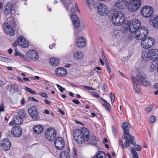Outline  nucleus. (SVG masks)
Instances as JSON below:
<instances>
[{
    "label": "nucleus",
    "mask_w": 158,
    "mask_h": 158,
    "mask_svg": "<svg viewBox=\"0 0 158 158\" xmlns=\"http://www.w3.org/2000/svg\"><path fill=\"white\" fill-rule=\"evenodd\" d=\"M100 99L101 101L102 102V103H103L102 104V105L105 107L106 110L108 111H110L111 106L110 104L106 100L103 98H101Z\"/></svg>",
    "instance_id": "nucleus-32"
},
{
    "label": "nucleus",
    "mask_w": 158,
    "mask_h": 158,
    "mask_svg": "<svg viewBox=\"0 0 158 158\" xmlns=\"http://www.w3.org/2000/svg\"><path fill=\"white\" fill-rule=\"evenodd\" d=\"M25 89L31 94H36L35 91L32 90L30 88H29L27 87H25Z\"/></svg>",
    "instance_id": "nucleus-44"
},
{
    "label": "nucleus",
    "mask_w": 158,
    "mask_h": 158,
    "mask_svg": "<svg viewBox=\"0 0 158 158\" xmlns=\"http://www.w3.org/2000/svg\"><path fill=\"white\" fill-rule=\"evenodd\" d=\"M84 87H85V88H86L87 89H88L89 90H95V89H94L91 87H89V86H84Z\"/></svg>",
    "instance_id": "nucleus-58"
},
{
    "label": "nucleus",
    "mask_w": 158,
    "mask_h": 158,
    "mask_svg": "<svg viewBox=\"0 0 158 158\" xmlns=\"http://www.w3.org/2000/svg\"><path fill=\"white\" fill-rule=\"evenodd\" d=\"M134 33H135V38L137 40H142L148 35V30L145 27H142Z\"/></svg>",
    "instance_id": "nucleus-6"
},
{
    "label": "nucleus",
    "mask_w": 158,
    "mask_h": 158,
    "mask_svg": "<svg viewBox=\"0 0 158 158\" xmlns=\"http://www.w3.org/2000/svg\"><path fill=\"white\" fill-rule=\"evenodd\" d=\"M132 81L134 86V88L135 90V92L137 93H139L141 91V87L139 84V81L137 79V78L134 76H131Z\"/></svg>",
    "instance_id": "nucleus-21"
},
{
    "label": "nucleus",
    "mask_w": 158,
    "mask_h": 158,
    "mask_svg": "<svg viewBox=\"0 0 158 158\" xmlns=\"http://www.w3.org/2000/svg\"><path fill=\"white\" fill-rule=\"evenodd\" d=\"M44 102L45 103L49 105H50L51 104V103L46 99H45Z\"/></svg>",
    "instance_id": "nucleus-60"
},
{
    "label": "nucleus",
    "mask_w": 158,
    "mask_h": 158,
    "mask_svg": "<svg viewBox=\"0 0 158 158\" xmlns=\"http://www.w3.org/2000/svg\"><path fill=\"white\" fill-rule=\"evenodd\" d=\"M111 128L112 129V131L113 135L115 136V138H116L117 136V132L115 127L114 126L112 125L111 126Z\"/></svg>",
    "instance_id": "nucleus-46"
},
{
    "label": "nucleus",
    "mask_w": 158,
    "mask_h": 158,
    "mask_svg": "<svg viewBox=\"0 0 158 158\" xmlns=\"http://www.w3.org/2000/svg\"><path fill=\"white\" fill-rule=\"evenodd\" d=\"M28 112L29 115L34 120L38 121L41 119V114L39 111V109L37 106H33L30 107Z\"/></svg>",
    "instance_id": "nucleus-5"
},
{
    "label": "nucleus",
    "mask_w": 158,
    "mask_h": 158,
    "mask_svg": "<svg viewBox=\"0 0 158 158\" xmlns=\"http://www.w3.org/2000/svg\"><path fill=\"white\" fill-rule=\"evenodd\" d=\"M40 96L44 98H47L48 97L47 94L45 93H41L39 94Z\"/></svg>",
    "instance_id": "nucleus-53"
},
{
    "label": "nucleus",
    "mask_w": 158,
    "mask_h": 158,
    "mask_svg": "<svg viewBox=\"0 0 158 158\" xmlns=\"http://www.w3.org/2000/svg\"><path fill=\"white\" fill-rule=\"evenodd\" d=\"M60 1L67 10H68V6L69 5L70 6V8L71 7L73 9V10L75 9L72 0H60Z\"/></svg>",
    "instance_id": "nucleus-28"
},
{
    "label": "nucleus",
    "mask_w": 158,
    "mask_h": 158,
    "mask_svg": "<svg viewBox=\"0 0 158 158\" xmlns=\"http://www.w3.org/2000/svg\"><path fill=\"white\" fill-rule=\"evenodd\" d=\"M129 0H118L116 2L114 6L119 9H123L128 5Z\"/></svg>",
    "instance_id": "nucleus-18"
},
{
    "label": "nucleus",
    "mask_w": 158,
    "mask_h": 158,
    "mask_svg": "<svg viewBox=\"0 0 158 158\" xmlns=\"http://www.w3.org/2000/svg\"><path fill=\"white\" fill-rule=\"evenodd\" d=\"M10 87L11 88L14 90V91L16 92H17L18 90V87L17 86L15 85H10Z\"/></svg>",
    "instance_id": "nucleus-45"
},
{
    "label": "nucleus",
    "mask_w": 158,
    "mask_h": 158,
    "mask_svg": "<svg viewBox=\"0 0 158 158\" xmlns=\"http://www.w3.org/2000/svg\"><path fill=\"white\" fill-rule=\"evenodd\" d=\"M141 5L140 0H133L128 2V9L130 11H135L139 8Z\"/></svg>",
    "instance_id": "nucleus-9"
},
{
    "label": "nucleus",
    "mask_w": 158,
    "mask_h": 158,
    "mask_svg": "<svg viewBox=\"0 0 158 158\" xmlns=\"http://www.w3.org/2000/svg\"><path fill=\"white\" fill-rule=\"evenodd\" d=\"M82 133V128L81 130L77 129L73 132V137L76 141L79 144L82 143L83 139L81 137Z\"/></svg>",
    "instance_id": "nucleus-15"
},
{
    "label": "nucleus",
    "mask_w": 158,
    "mask_h": 158,
    "mask_svg": "<svg viewBox=\"0 0 158 158\" xmlns=\"http://www.w3.org/2000/svg\"><path fill=\"white\" fill-rule=\"evenodd\" d=\"M81 137H82V143L87 142L89 139L90 137L89 132L88 130L86 128L83 127L82 128V133Z\"/></svg>",
    "instance_id": "nucleus-19"
},
{
    "label": "nucleus",
    "mask_w": 158,
    "mask_h": 158,
    "mask_svg": "<svg viewBox=\"0 0 158 158\" xmlns=\"http://www.w3.org/2000/svg\"><path fill=\"white\" fill-rule=\"evenodd\" d=\"M154 40L152 38L149 36L145 37L141 42L142 46L146 49L151 47L154 45Z\"/></svg>",
    "instance_id": "nucleus-8"
},
{
    "label": "nucleus",
    "mask_w": 158,
    "mask_h": 158,
    "mask_svg": "<svg viewBox=\"0 0 158 158\" xmlns=\"http://www.w3.org/2000/svg\"><path fill=\"white\" fill-rule=\"evenodd\" d=\"M56 131L53 128L49 127L45 131V136L49 141H52L56 135Z\"/></svg>",
    "instance_id": "nucleus-13"
},
{
    "label": "nucleus",
    "mask_w": 158,
    "mask_h": 158,
    "mask_svg": "<svg viewBox=\"0 0 158 158\" xmlns=\"http://www.w3.org/2000/svg\"><path fill=\"white\" fill-rule=\"evenodd\" d=\"M156 120V118L153 116H152L151 117L150 120L149 122H150L151 123H152L154 122Z\"/></svg>",
    "instance_id": "nucleus-48"
},
{
    "label": "nucleus",
    "mask_w": 158,
    "mask_h": 158,
    "mask_svg": "<svg viewBox=\"0 0 158 158\" xmlns=\"http://www.w3.org/2000/svg\"><path fill=\"white\" fill-rule=\"evenodd\" d=\"M54 143L56 148L59 150H62L64 148V143L63 139L60 137L55 139Z\"/></svg>",
    "instance_id": "nucleus-14"
},
{
    "label": "nucleus",
    "mask_w": 158,
    "mask_h": 158,
    "mask_svg": "<svg viewBox=\"0 0 158 158\" xmlns=\"http://www.w3.org/2000/svg\"><path fill=\"white\" fill-rule=\"evenodd\" d=\"M4 111V108L3 104H2L0 106V112Z\"/></svg>",
    "instance_id": "nucleus-56"
},
{
    "label": "nucleus",
    "mask_w": 158,
    "mask_h": 158,
    "mask_svg": "<svg viewBox=\"0 0 158 158\" xmlns=\"http://www.w3.org/2000/svg\"><path fill=\"white\" fill-rule=\"evenodd\" d=\"M16 118V122H17V120L18 121V123L19 122L22 124L23 120L26 119L27 117V115L24 109H20L18 112V114L15 116Z\"/></svg>",
    "instance_id": "nucleus-12"
},
{
    "label": "nucleus",
    "mask_w": 158,
    "mask_h": 158,
    "mask_svg": "<svg viewBox=\"0 0 158 158\" xmlns=\"http://www.w3.org/2000/svg\"><path fill=\"white\" fill-rule=\"evenodd\" d=\"M107 6L104 4H100L98 6V12L101 15H106L107 13Z\"/></svg>",
    "instance_id": "nucleus-25"
},
{
    "label": "nucleus",
    "mask_w": 158,
    "mask_h": 158,
    "mask_svg": "<svg viewBox=\"0 0 158 158\" xmlns=\"http://www.w3.org/2000/svg\"><path fill=\"white\" fill-rule=\"evenodd\" d=\"M152 23L154 27L158 29V16L154 19Z\"/></svg>",
    "instance_id": "nucleus-39"
},
{
    "label": "nucleus",
    "mask_w": 158,
    "mask_h": 158,
    "mask_svg": "<svg viewBox=\"0 0 158 158\" xmlns=\"http://www.w3.org/2000/svg\"><path fill=\"white\" fill-rule=\"evenodd\" d=\"M154 106V104H151L149 107H147L145 109L146 111L148 113L150 112Z\"/></svg>",
    "instance_id": "nucleus-41"
},
{
    "label": "nucleus",
    "mask_w": 158,
    "mask_h": 158,
    "mask_svg": "<svg viewBox=\"0 0 158 158\" xmlns=\"http://www.w3.org/2000/svg\"><path fill=\"white\" fill-rule=\"evenodd\" d=\"M127 28L131 33H134L140 28L141 23L139 20L136 19H133L131 22L128 21L127 23Z\"/></svg>",
    "instance_id": "nucleus-3"
},
{
    "label": "nucleus",
    "mask_w": 158,
    "mask_h": 158,
    "mask_svg": "<svg viewBox=\"0 0 158 158\" xmlns=\"http://www.w3.org/2000/svg\"><path fill=\"white\" fill-rule=\"evenodd\" d=\"M59 111L62 114L64 115V113L61 109H59Z\"/></svg>",
    "instance_id": "nucleus-63"
},
{
    "label": "nucleus",
    "mask_w": 158,
    "mask_h": 158,
    "mask_svg": "<svg viewBox=\"0 0 158 158\" xmlns=\"http://www.w3.org/2000/svg\"><path fill=\"white\" fill-rule=\"evenodd\" d=\"M25 99L24 98H22L21 101V103L22 105H24L25 104Z\"/></svg>",
    "instance_id": "nucleus-61"
},
{
    "label": "nucleus",
    "mask_w": 158,
    "mask_h": 158,
    "mask_svg": "<svg viewBox=\"0 0 158 158\" xmlns=\"http://www.w3.org/2000/svg\"><path fill=\"white\" fill-rule=\"evenodd\" d=\"M77 44L79 48H84L86 44V41L85 38L82 37H78L77 40Z\"/></svg>",
    "instance_id": "nucleus-27"
},
{
    "label": "nucleus",
    "mask_w": 158,
    "mask_h": 158,
    "mask_svg": "<svg viewBox=\"0 0 158 158\" xmlns=\"http://www.w3.org/2000/svg\"><path fill=\"white\" fill-rule=\"evenodd\" d=\"M86 2L87 5L91 9V6L96 7L95 6L96 5V3L95 0H86Z\"/></svg>",
    "instance_id": "nucleus-37"
},
{
    "label": "nucleus",
    "mask_w": 158,
    "mask_h": 158,
    "mask_svg": "<svg viewBox=\"0 0 158 158\" xmlns=\"http://www.w3.org/2000/svg\"><path fill=\"white\" fill-rule=\"evenodd\" d=\"M16 118H14V119H13V120H12L11 122H10L9 124L11 126H13L14 124H16V125H19L21 124L20 123H19V122H18V121L17 120V122H16Z\"/></svg>",
    "instance_id": "nucleus-40"
},
{
    "label": "nucleus",
    "mask_w": 158,
    "mask_h": 158,
    "mask_svg": "<svg viewBox=\"0 0 158 158\" xmlns=\"http://www.w3.org/2000/svg\"><path fill=\"white\" fill-rule=\"evenodd\" d=\"M27 56L25 60L28 61L33 60L35 61L38 60L39 58V54L37 52L34 50H30L27 53Z\"/></svg>",
    "instance_id": "nucleus-11"
},
{
    "label": "nucleus",
    "mask_w": 158,
    "mask_h": 158,
    "mask_svg": "<svg viewBox=\"0 0 158 158\" xmlns=\"http://www.w3.org/2000/svg\"><path fill=\"white\" fill-rule=\"evenodd\" d=\"M5 27L4 31L6 34L9 35L11 36H13L15 33L12 27L8 23H4Z\"/></svg>",
    "instance_id": "nucleus-23"
},
{
    "label": "nucleus",
    "mask_w": 158,
    "mask_h": 158,
    "mask_svg": "<svg viewBox=\"0 0 158 158\" xmlns=\"http://www.w3.org/2000/svg\"><path fill=\"white\" fill-rule=\"evenodd\" d=\"M17 43L23 48H26L29 45L28 42L25 38L22 36L19 37L17 40Z\"/></svg>",
    "instance_id": "nucleus-20"
},
{
    "label": "nucleus",
    "mask_w": 158,
    "mask_h": 158,
    "mask_svg": "<svg viewBox=\"0 0 158 158\" xmlns=\"http://www.w3.org/2000/svg\"><path fill=\"white\" fill-rule=\"evenodd\" d=\"M138 74L136 75L137 79L138 80L139 83H140L143 85L148 86L150 85V82L147 80V76L142 71H138Z\"/></svg>",
    "instance_id": "nucleus-7"
},
{
    "label": "nucleus",
    "mask_w": 158,
    "mask_h": 158,
    "mask_svg": "<svg viewBox=\"0 0 158 158\" xmlns=\"http://www.w3.org/2000/svg\"><path fill=\"white\" fill-rule=\"evenodd\" d=\"M135 148L138 151H140L142 149L141 146L139 145H136L135 146Z\"/></svg>",
    "instance_id": "nucleus-50"
},
{
    "label": "nucleus",
    "mask_w": 158,
    "mask_h": 158,
    "mask_svg": "<svg viewBox=\"0 0 158 158\" xmlns=\"http://www.w3.org/2000/svg\"><path fill=\"white\" fill-rule=\"evenodd\" d=\"M129 140V139L126 140L124 143V144H123V141L122 139H119L118 140V143L119 145L121 146L123 149H124V148H127L130 145V143H129V141H130Z\"/></svg>",
    "instance_id": "nucleus-33"
},
{
    "label": "nucleus",
    "mask_w": 158,
    "mask_h": 158,
    "mask_svg": "<svg viewBox=\"0 0 158 158\" xmlns=\"http://www.w3.org/2000/svg\"><path fill=\"white\" fill-rule=\"evenodd\" d=\"M56 85L60 92H63L64 90H65V89L62 87V86H61L60 85L57 84Z\"/></svg>",
    "instance_id": "nucleus-51"
},
{
    "label": "nucleus",
    "mask_w": 158,
    "mask_h": 158,
    "mask_svg": "<svg viewBox=\"0 0 158 158\" xmlns=\"http://www.w3.org/2000/svg\"><path fill=\"white\" fill-rule=\"evenodd\" d=\"M12 4L11 2H8L7 3L6 7L4 12V14L5 16L11 13L12 9Z\"/></svg>",
    "instance_id": "nucleus-29"
},
{
    "label": "nucleus",
    "mask_w": 158,
    "mask_h": 158,
    "mask_svg": "<svg viewBox=\"0 0 158 158\" xmlns=\"http://www.w3.org/2000/svg\"><path fill=\"white\" fill-rule=\"evenodd\" d=\"M131 152L132 153L133 155H135V154H137V152L136 151L135 149H134V148L131 149Z\"/></svg>",
    "instance_id": "nucleus-57"
},
{
    "label": "nucleus",
    "mask_w": 158,
    "mask_h": 158,
    "mask_svg": "<svg viewBox=\"0 0 158 158\" xmlns=\"http://www.w3.org/2000/svg\"><path fill=\"white\" fill-rule=\"evenodd\" d=\"M94 157L95 158H106V154L102 151H98Z\"/></svg>",
    "instance_id": "nucleus-36"
},
{
    "label": "nucleus",
    "mask_w": 158,
    "mask_h": 158,
    "mask_svg": "<svg viewBox=\"0 0 158 158\" xmlns=\"http://www.w3.org/2000/svg\"><path fill=\"white\" fill-rule=\"evenodd\" d=\"M110 97L111 100V102L112 104L113 103L115 99V95L114 94L111 93L110 94Z\"/></svg>",
    "instance_id": "nucleus-42"
},
{
    "label": "nucleus",
    "mask_w": 158,
    "mask_h": 158,
    "mask_svg": "<svg viewBox=\"0 0 158 158\" xmlns=\"http://www.w3.org/2000/svg\"><path fill=\"white\" fill-rule=\"evenodd\" d=\"M102 58L105 61V62L106 64V65H107V64H108L109 62H108V61L105 56V55L104 54V53L103 52L102 53Z\"/></svg>",
    "instance_id": "nucleus-47"
},
{
    "label": "nucleus",
    "mask_w": 158,
    "mask_h": 158,
    "mask_svg": "<svg viewBox=\"0 0 158 158\" xmlns=\"http://www.w3.org/2000/svg\"><path fill=\"white\" fill-rule=\"evenodd\" d=\"M142 15L145 18L151 17L153 14V9L150 6L146 5L143 6L141 9Z\"/></svg>",
    "instance_id": "nucleus-10"
},
{
    "label": "nucleus",
    "mask_w": 158,
    "mask_h": 158,
    "mask_svg": "<svg viewBox=\"0 0 158 158\" xmlns=\"http://www.w3.org/2000/svg\"><path fill=\"white\" fill-rule=\"evenodd\" d=\"M98 139L95 136L91 135L90 138L88 142L89 144L96 146L98 143Z\"/></svg>",
    "instance_id": "nucleus-30"
},
{
    "label": "nucleus",
    "mask_w": 158,
    "mask_h": 158,
    "mask_svg": "<svg viewBox=\"0 0 158 158\" xmlns=\"http://www.w3.org/2000/svg\"><path fill=\"white\" fill-rule=\"evenodd\" d=\"M122 138L123 139H126V140L129 139L130 141H129L130 144H131L133 145L135 144V143L133 142L134 140V137L130 135L129 132L127 131H124V134L122 136Z\"/></svg>",
    "instance_id": "nucleus-24"
},
{
    "label": "nucleus",
    "mask_w": 158,
    "mask_h": 158,
    "mask_svg": "<svg viewBox=\"0 0 158 158\" xmlns=\"http://www.w3.org/2000/svg\"><path fill=\"white\" fill-rule=\"evenodd\" d=\"M49 63L52 65L56 66L59 65L60 62L58 58L53 57L50 59Z\"/></svg>",
    "instance_id": "nucleus-34"
},
{
    "label": "nucleus",
    "mask_w": 158,
    "mask_h": 158,
    "mask_svg": "<svg viewBox=\"0 0 158 158\" xmlns=\"http://www.w3.org/2000/svg\"><path fill=\"white\" fill-rule=\"evenodd\" d=\"M125 19V15L122 11H118L113 15L111 20L113 24L119 26L123 23Z\"/></svg>",
    "instance_id": "nucleus-2"
},
{
    "label": "nucleus",
    "mask_w": 158,
    "mask_h": 158,
    "mask_svg": "<svg viewBox=\"0 0 158 158\" xmlns=\"http://www.w3.org/2000/svg\"><path fill=\"white\" fill-rule=\"evenodd\" d=\"M72 102L74 103L77 104H80V102L77 99H75L72 100Z\"/></svg>",
    "instance_id": "nucleus-55"
},
{
    "label": "nucleus",
    "mask_w": 158,
    "mask_h": 158,
    "mask_svg": "<svg viewBox=\"0 0 158 158\" xmlns=\"http://www.w3.org/2000/svg\"><path fill=\"white\" fill-rule=\"evenodd\" d=\"M153 86L155 88L158 89V83H155L153 85Z\"/></svg>",
    "instance_id": "nucleus-62"
},
{
    "label": "nucleus",
    "mask_w": 158,
    "mask_h": 158,
    "mask_svg": "<svg viewBox=\"0 0 158 158\" xmlns=\"http://www.w3.org/2000/svg\"><path fill=\"white\" fill-rule=\"evenodd\" d=\"M44 129L43 126L40 125L35 126L33 128L34 133L38 134L41 133L43 131Z\"/></svg>",
    "instance_id": "nucleus-31"
},
{
    "label": "nucleus",
    "mask_w": 158,
    "mask_h": 158,
    "mask_svg": "<svg viewBox=\"0 0 158 158\" xmlns=\"http://www.w3.org/2000/svg\"><path fill=\"white\" fill-rule=\"evenodd\" d=\"M106 69L107 70L109 73H110L111 72V71L109 65V63L107 64V65H106Z\"/></svg>",
    "instance_id": "nucleus-54"
},
{
    "label": "nucleus",
    "mask_w": 158,
    "mask_h": 158,
    "mask_svg": "<svg viewBox=\"0 0 158 158\" xmlns=\"http://www.w3.org/2000/svg\"><path fill=\"white\" fill-rule=\"evenodd\" d=\"M14 55L15 56H19L22 57L24 58V55L21 52H18L16 49L15 50V52Z\"/></svg>",
    "instance_id": "nucleus-43"
},
{
    "label": "nucleus",
    "mask_w": 158,
    "mask_h": 158,
    "mask_svg": "<svg viewBox=\"0 0 158 158\" xmlns=\"http://www.w3.org/2000/svg\"><path fill=\"white\" fill-rule=\"evenodd\" d=\"M60 158H70V156L68 152L64 151L61 152L60 155Z\"/></svg>",
    "instance_id": "nucleus-38"
},
{
    "label": "nucleus",
    "mask_w": 158,
    "mask_h": 158,
    "mask_svg": "<svg viewBox=\"0 0 158 158\" xmlns=\"http://www.w3.org/2000/svg\"><path fill=\"white\" fill-rule=\"evenodd\" d=\"M101 70V69L98 67H96L94 68V70L97 72H98V71Z\"/></svg>",
    "instance_id": "nucleus-59"
},
{
    "label": "nucleus",
    "mask_w": 158,
    "mask_h": 158,
    "mask_svg": "<svg viewBox=\"0 0 158 158\" xmlns=\"http://www.w3.org/2000/svg\"><path fill=\"white\" fill-rule=\"evenodd\" d=\"M134 158H139L138 154L133 155Z\"/></svg>",
    "instance_id": "nucleus-64"
},
{
    "label": "nucleus",
    "mask_w": 158,
    "mask_h": 158,
    "mask_svg": "<svg viewBox=\"0 0 158 158\" xmlns=\"http://www.w3.org/2000/svg\"><path fill=\"white\" fill-rule=\"evenodd\" d=\"M56 74L58 76L64 77L67 74V71L66 69L61 67H59L56 68L55 71Z\"/></svg>",
    "instance_id": "nucleus-22"
},
{
    "label": "nucleus",
    "mask_w": 158,
    "mask_h": 158,
    "mask_svg": "<svg viewBox=\"0 0 158 158\" xmlns=\"http://www.w3.org/2000/svg\"><path fill=\"white\" fill-rule=\"evenodd\" d=\"M22 128L18 126L13 127L11 130V134L14 137H20L22 135Z\"/></svg>",
    "instance_id": "nucleus-17"
},
{
    "label": "nucleus",
    "mask_w": 158,
    "mask_h": 158,
    "mask_svg": "<svg viewBox=\"0 0 158 158\" xmlns=\"http://www.w3.org/2000/svg\"><path fill=\"white\" fill-rule=\"evenodd\" d=\"M2 149L4 151H6L10 149L11 146L10 141L8 139H5L2 140L1 143Z\"/></svg>",
    "instance_id": "nucleus-16"
},
{
    "label": "nucleus",
    "mask_w": 158,
    "mask_h": 158,
    "mask_svg": "<svg viewBox=\"0 0 158 158\" xmlns=\"http://www.w3.org/2000/svg\"><path fill=\"white\" fill-rule=\"evenodd\" d=\"M141 56L144 60L148 59L158 60V49H152L147 51L146 49H144L142 51Z\"/></svg>",
    "instance_id": "nucleus-1"
},
{
    "label": "nucleus",
    "mask_w": 158,
    "mask_h": 158,
    "mask_svg": "<svg viewBox=\"0 0 158 158\" xmlns=\"http://www.w3.org/2000/svg\"><path fill=\"white\" fill-rule=\"evenodd\" d=\"M29 100L31 101H34L37 102H39V101L37 99L34 98L33 97L29 96L28 97Z\"/></svg>",
    "instance_id": "nucleus-49"
},
{
    "label": "nucleus",
    "mask_w": 158,
    "mask_h": 158,
    "mask_svg": "<svg viewBox=\"0 0 158 158\" xmlns=\"http://www.w3.org/2000/svg\"><path fill=\"white\" fill-rule=\"evenodd\" d=\"M11 61V60L10 59L8 58L4 57V60L3 61L7 63H10Z\"/></svg>",
    "instance_id": "nucleus-52"
},
{
    "label": "nucleus",
    "mask_w": 158,
    "mask_h": 158,
    "mask_svg": "<svg viewBox=\"0 0 158 158\" xmlns=\"http://www.w3.org/2000/svg\"><path fill=\"white\" fill-rule=\"evenodd\" d=\"M73 57L75 60L81 61L83 58L84 54L81 51H77L73 54Z\"/></svg>",
    "instance_id": "nucleus-26"
},
{
    "label": "nucleus",
    "mask_w": 158,
    "mask_h": 158,
    "mask_svg": "<svg viewBox=\"0 0 158 158\" xmlns=\"http://www.w3.org/2000/svg\"><path fill=\"white\" fill-rule=\"evenodd\" d=\"M75 9L70 8V11L71 12L72 15H70V17L72 21H73V24L74 26V29L76 30L75 29L78 28L80 25V22L79 19L78 17L75 15L76 10H78V6L76 3H75Z\"/></svg>",
    "instance_id": "nucleus-4"
},
{
    "label": "nucleus",
    "mask_w": 158,
    "mask_h": 158,
    "mask_svg": "<svg viewBox=\"0 0 158 158\" xmlns=\"http://www.w3.org/2000/svg\"><path fill=\"white\" fill-rule=\"evenodd\" d=\"M121 127L123 129L124 131H127L129 132V130L130 129L131 127L129 123L127 122H123L121 125Z\"/></svg>",
    "instance_id": "nucleus-35"
}]
</instances>
